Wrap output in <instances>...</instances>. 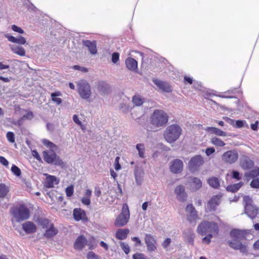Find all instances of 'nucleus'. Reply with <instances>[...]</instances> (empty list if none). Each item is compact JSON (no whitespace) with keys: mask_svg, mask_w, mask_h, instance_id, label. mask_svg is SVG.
<instances>
[{"mask_svg":"<svg viewBox=\"0 0 259 259\" xmlns=\"http://www.w3.org/2000/svg\"><path fill=\"white\" fill-rule=\"evenodd\" d=\"M220 195H216L213 196L207 203V208L210 211H214L221 202Z\"/></svg>","mask_w":259,"mask_h":259,"instance_id":"nucleus-17","label":"nucleus"},{"mask_svg":"<svg viewBox=\"0 0 259 259\" xmlns=\"http://www.w3.org/2000/svg\"><path fill=\"white\" fill-rule=\"evenodd\" d=\"M22 226L23 230L27 234L33 233L36 231V225L32 222H26Z\"/></svg>","mask_w":259,"mask_h":259,"instance_id":"nucleus-23","label":"nucleus"},{"mask_svg":"<svg viewBox=\"0 0 259 259\" xmlns=\"http://www.w3.org/2000/svg\"><path fill=\"white\" fill-rule=\"evenodd\" d=\"M170 168L172 172L174 174H179L183 170V162L180 159H175L171 162Z\"/></svg>","mask_w":259,"mask_h":259,"instance_id":"nucleus-15","label":"nucleus"},{"mask_svg":"<svg viewBox=\"0 0 259 259\" xmlns=\"http://www.w3.org/2000/svg\"><path fill=\"white\" fill-rule=\"evenodd\" d=\"M207 181L210 186L214 189H218L220 187V181L217 177H211L208 179Z\"/></svg>","mask_w":259,"mask_h":259,"instance_id":"nucleus-36","label":"nucleus"},{"mask_svg":"<svg viewBox=\"0 0 259 259\" xmlns=\"http://www.w3.org/2000/svg\"><path fill=\"white\" fill-rule=\"evenodd\" d=\"M9 191V188L4 184H0V198L5 197Z\"/></svg>","mask_w":259,"mask_h":259,"instance_id":"nucleus-40","label":"nucleus"},{"mask_svg":"<svg viewBox=\"0 0 259 259\" xmlns=\"http://www.w3.org/2000/svg\"><path fill=\"white\" fill-rule=\"evenodd\" d=\"M129 232L130 230L126 228L117 229L115 233V237L120 240H124L127 238Z\"/></svg>","mask_w":259,"mask_h":259,"instance_id":"nucleus-28","label":"nucleus"},{"mask_svg":"<svg viewBox=\"0 0 259 259\" xmlns=\"http://www.w3.org/2000/svg\"><path fill=\"white\" fill-rule=\"evenodd\" d=\"M10 48L12 51L17 55H18L20 56H25V50L22 47L12 45L10 47Z\"/></svg>","mask_w":259,"mask_h":259,"instance_id":"nucleus-32","label":"nucleus"},{"mask_svg":"<svg viewBox=\"0 0 259 259\" xmlns=\"http://www.w3.org/2000/svg\"><path fill=\"white\" fill-rule=\"evenodd\" d=\"M119 108L124 113L127 112L130 110L129 107L124 103L120 104Z\"/></svg>","mask_w":259,"mask_h":259,"instance_id":"nucleus-62","label":"nucleus"},{"mask_svg":"<svg viewBox=\"0 0 259 259\" xmlns=\"http://www.w3.org/2000/svg\"><path fill=\"white\" fill-rule=\"evenodd\" d=\"M213 234H208L202 239V241L207 244H209Z\"/></svg>","mask_w":259,"mask_h":259,"instance_id":"nucleus-54","label":"nucleus"},{"mask_svg":"<svg viewBox=\"0 0 259 259\" xmlns=\"http://www.w3.org/2000/svg\"><path fill=\"white\" fill-rule=\"evenodd\" d=\"M125 63L127 68L131 71H135L138 68V62L132 58H127Z\"/></svg>","mask_w":259,"mask_h":259,"instance_id":"nucleus-26","label":"nucleus"},{"mask_svg":"<svg viewBox=\"0 0 259 259\" xmlns=\"http://www.w3.org/2000/svg\"><path fill=\"white\" fill-rule=\"evenodd\" d=\"M245 213L251 219L255 218L258 212V208L253 204V200L249 196L243 197Z\"/></svg>","mask_w":259,"mask_h":259,"instance_id":"nucleus-6","label":"nucleus"},{"mask_svg":"<svg viewBox=\"0 0 259 259\" xmlns=\"http://www.w3.org/2000/svg\"><path fill=\"white\" fill-rule=\"evenodd\" d=\"M206 131L209 133L214 134L217 136L221 137L227 136V133L218 128L214 127H207Z\"/></svg>","mask_w":259,"mask_h":259,"instance_id":"nucleus-29","label":"nucleus"},{"mask_svg":"<svg viewBox=\"0 0 259 259\" xmlns=\"http://www.w3.org/2000/svg\"><path fill=\"white\" fill-rule=\"evenodd\" d=\"M182 133V127L178 124L168 126L164 132V138L169 143H173L179 139Z\"/></svg>","mask_w":259,"mask_h":259,"instance_id":"nucleus-1","label":"nucleus"},{"mask_svg":"<svg viewBox=\"0 0 259 259\" xmlns=\"http://www.w3.org/2000/svg\"><path fill=\"white\" fill-rule=\"evenodd\" d=\"M6 137H7L8 140L10 143H13L15 142V135H14V133L11 132H8L7 133Z\"/></svg>","mask_w":259,"mask_h":259,"instance_id":"nucleus-50","label":"nucleus"},{"mask_svg":"<svg viewBox=\"0 0 259 259\" xmlns=\"http://www.w3.org/2000/svg\"><path fill=\"white\" fill-rule=\"evenodd\" d=\"M136 149L138 151L139 155L141 158L144 157L145 147L143 144H138L136 145Z\"/></svg>","mask_w":259,"mask_h":259,"instance_id":"nucleus-43","label":"nucleus"},{"mask_svg":"<svg viewBox=\"0 0 259 259\" xmlns=\"http://www.w3.org/2000/svg\"><path fill=\"white\" fill-rule=\"evenodd\" d=\"M211 143L213 145L219 147H223L225 145V143L223 141L215 137L211 139Z\"/></svg>","mask_w":259,"mask_h":259,"instance_id":"nucleus-41","label":"nucleus"},{"mask_svg":"<svg viewBox=\"0 0 259 259\" xmlns=\"http://www.w3.org/2000/svg\"><path fill=\"white\" fill-rule=\"evenodd\" d=\"M246 127L247 128H248V125L246 121L244 120H237L235 121L234 127L235 128H241L243 127Z\"/></svg>","mask_w":259,"mask_h":259,"instance_id":"nucleus-42","label":"nucleus"},{"mask_svg":"<svg viewBox=\"0 0 259 259\" xmlns=\"http://www.w3.org/2000/svg\"><path fill=\"white\" fill-rule=\"evenodd\" d=\"M136 182L138 185H141L143 181V172L140 170L135 171Z\"/></svg>","mask_w":259,"mask_h":259,"instance_id":"nucleus-39","label":"nucleus"},{"mask_svg":"<svg viewBox=\"0 0 259 259\" xmlns=\"http://www.w3.org/2000/svg\"><path fill=\"white\" fill-rule=\"evenodd\" d=\"M33 114L32 112L29 111L26 114H24L22 116V119L31 120L33 118Z\"/></svg>","mask_w":259,"mask_h":259,"instance_id":"nucleus-56","label":"nucleus"},{"mask_svg":"<svg viewBox=\"0 0 259 259\" xmlns=\"http://www.w3.org/2000/svg\"><path fill=\"white\" fill-rule=\"evenodd\" d=\"M177 199L182 202L185 201L187 199V194L185 192V187L183 185L177 186L175 190Z\"/></svg>","mask_w":259,"mask_h":259,"instance_id":"nucleus-18","label":"nucleus"},{"mask_svg":"<svg viewBox=\"0 0 259 259\" xmlns=\"http://www.w3.org/2000/svg\"><path fill=\"white\" fill-rule=\"evenodd\" d=\"M215 152V149L213 147H209L206 148L205 153L207 156H209Z\"/></svg>","mask_w":259,"mask_h":259,"instance_id":"nucleus-64","label":"nucleus"},{"mask_svg":"<svg viewBox=\"0 0 259 259\" xmlns=\"http://www.w3.org/2000/svg\"><path fill=\"white\" fill-rule=\"evenodd\" d=\"M119 59V54L118 52H114L112 54L111 61L112 62L116 64Z\"/></svg>","mask_w":259,"mask_h":259,"instance_id":"nucleus-52","label":"nucleus"},{"mask_svg":"<svg viewBox=\"0 0 259 259\" xmlns=\"http://www.w3.org/2000/svg\"><path fill=\"white\" fill-rule=\"evenodd\" d=\"M243 185V182H239L237 184L229 185L227 187L226 190L228 192L235 193L237 192Z\"/></svg>","mask_w":259,"mask_h":259,"instance_id":"nucleus-35","label":"nucleus"},{"mask_svg":"<svg viewBox=\"0 0 259 259\" xmlns=\"http://www.w3.org/2000/svg\"><path fill=\"white\" fill-rule=\"evenodd\" d=\"M5 36L9 41L13 43H16L19 45H24L26 42L25 38L22 36H19L18 37H15L8 33H7L5 34Z\"/></svg>","mask_w":259,"mask_h":259,"instance_id":"nucleus-24","label":"nucleus"},{"mask_svg":"<svg viewBox=\"0 0 259 259\" xmlns=\"http://www.w3.org/2000/svg\"><path fill=\"white\" fill-rule=\"evenodd\" d=\"M130 213L127 204L124 203L122 207L121 212L118 215L114 223L116 227H120L125 225L130 219Z\"/></svg>","mask_w":259,"mask_h":259,"instance_id":"nucleus-7","label":"nucleus"},{"mask_svg":"<svg viewBox=\"0 0 259 259\" xmlns=\"http://www.w3.org/2000/svg\"><path fill=\"white\" fill-rule=\"evenodd\" d=\"M152 81L153 83L162 91L166 93H170L171 92V88L167 82L157 79H153Z\"/></svg>","mask_w":259,"mask_h":259,"instance_id":"nucleus-19","label":"nucleus"},{"mask_svg":"<svg viewBox=\"0 0 259 259\" xmlns=\"http://www.w3.org/2000/svg\"><path fill=\"white\" fill-rule=\"evenodd\" d=\"M250 186L252 188H259V178L253 179Z\"/></svg>","mask_w":259,"mask_h":259,"instance_id":"nucleus-49","label":"nucleus"},{"mask_svg":"<svg viewBox=\"0 0 259 259\" xmlns=\"http://www.w3.org/2000/svg\"><path fill=\"white\" fill-rule=\"evenodd\" d=\"M205 95L208 97H211V96H217L219 97L222 98H227V99H231V98H235L236 97L234 96H231L230 94H225V95H217L213 93H207Z\"/></svg>","mask_w":259,"mask_h":259,"instance_id":"nucleus-46","label":"nucleus"},{"mask_svg":"<svg viewBox=\"0 0 259 259\" xmlns=\"http://www.w3.org/2000/svg\"><path fill=\"white\" fill-rule=\"evenodd\" d=\"M133 259H146L145 255L141 253H136L133 255Z\"/></svg>","mask_w":259,"mask_h":259,"instance_id":"nucleus-58","label":"nucleus"},{"mask_svg":"<svg viewBox=\"0 0 259 259\" xmlns=\"http://www.w3.org/2000/svg\"><path fill=\"white\" fill-rule=\"evenodd\" d=\"M223 118L228 123L234 126L235 121L234 119L230 118L228 117H223Z\"/></svg>","mask_w":259,"mask_h":259,"instance_id":"nucleus-63","label":"nucleus"},{"mask_svg":"<svg viewBox=\"0 0 259 259\" xmlns=\"http://www.w3.org/2000/svg\"><path fill=\"white\" fill-rule=\"evenodd\" d=\"M11 211L17 222L27 220L30 217V210L24 204L12 208Z\"/></svg>","mask_w":259,"mask_h":259,"instance_id":"nucleus-4","label":"nucleus"},{"mask_svg":"<svg viewBox=\"0 0 259 259\" xmlns=\"http://www.w3.org/2000/svg\"><path fill=\"white\" fill-rule=\"evenodd\" d=\"M188 183L191 190L193 191L199 190L202 185L200 179L196 177H190Z\"/></svg>","mask_w":259,"mask_h":259,"instance_id":"nucleus-20","label":"nucleus"},{"mask_svg":"<svg viewBox=\"0 0 259 259\" xmlns=\"http://www.w3.org/2000/svg\"><path fill=\"white\" fill-rule=\"evenodd\" d=\"M232 177L233 179L237 180H240L241 179V177L240 176V173L237 170H233L232 171Z\"/></svg>","mask_w":259,"mask_h":259,"instance_id":"nucleus-61","label":"nucleus"},{"mask_svg":"<svg viewBox=\"0 0 259 259\" xmlns=\"http://www.w3.org/2000/svg\"><path fill=\"white\" fill-rule=\"evenodd\" d=\"M259 176V168L256 167L254 169L245 172L244 174L245 177L249 180L250 179H255Z\"/></svg>","mask_w":259,"mask_h":259,"instance_id":"nucleus-31","label":"nucleus"},{"mask_svg":"<svg viewBox=\"0 0 259 259\" xmlns=\"http://www.w3.org/2000/svg\"><path fill=\"white\" fill-rule=\"evenodd\" d=\"M97 90L101 95H105L108 93L109 85L104 81H99L97 83Z\"/></svg>","mask_w":259,"mask_h":259,"instance_id":"nucleus-25","label":"nucleus"},{"mask_svg":"<svg viewBox=\"0 0 259 259\" xmlns=\"http://www.w3.org/2000/svg\"><path fill=\"white\" fill-rule=\"evenodd\" d=\"M61 96L62 93L59 91L53 92L51 94L52 100L58 105L61 104L62 101V99L58 97Z\"/></svg>","mask_w":259,"mask_h":259,"instance_id":"nucleus-34","label":"nucleus"},{"mask_svg":"<svg viewBox=\"0 0 259 259\" xmlns=\"http://www.w3.org/2000/svg\"><path fill=\"white\" fill-rule=\"evenodd\" d=\"M144 239L148 251L153 252L156 249L157 241L153 236L150 234H146Z\"/></svg>","mask_w":259,"mask_h":259,"instance_id":"nucleus-11","label":"nucleus"},{"mask_svg":"<svg viewBox=\"0 0 259 259\" xmlns=\"http://www.w3.org/2000/svg\"><path fill=\"white\" fill-rule=\"evenodd\" d=\"M78 92L81 98L89 99L92 93L90 85L85 80L79 81L78 83Z\"/></svg>","mask_w":259,"mask_h":259,"instance_id":"nucleus-8","label":"nucleus"},{"mask_svg":"<svg viewBox=\"0 0 259 259\" xmlns=\"http://www.w3.org/2000/svg\"><path fill=\"white\" fill-rule=\"evenodd\" d=\"M87 243V238L83 235L79 236L74 243V248L76 250H81Z\"/></svg>","mask_w":259,"mask_h":259,"instance_id":"nucleus-21","label":"nucleus"},{"mask_svg":"<svg viewBox=\"0 0 259 259\" xmlns=\"http://www.w3.org/2000/svg\"><path fill=\"white\" fill-rule=\"evenodd\" d=\"M254 165V162L247 157H245L240 161V166L243 169H249Z\"/></svg>","mask_w":259,"mask_h":259,"instance_id":"nucleus-27","label":"nucleus"},{"mask_svg":"<svg viewBox=\"0 0 259 259\" xmlns=\"http://www.w3.org/2000/svg\"><path fill=\"white\" fill-rule=\"evenodd\" d=\"M42 154L44 161L48 164L56 166H63L64 165L63 160L56 154L54 150H44Z\"/></svg>","mask_w":259,"mask_h":259,"instance_id":"nucleus-5","label":"nucleus"},{"mask_svg":"<svg viewBox=\"0 0 259 259\" xmlns=\"http://www.w3.org/2000/svg\"><path fill=\"white\" fill-rule=\"evenodd\" d=\"M151 123L152 125L160 127L165 126L168 121L167 114L162 110H154L151 116Z\"/></svg>","mask_w":259,"mask_h":259,"instance_id":"nucleus-2","label":"nucleus"},{"mask_svg":"<svg viewBox=\"0 0 259 259\" xmlns=\"http://www.w3.org/2000/svg\"><path fill=\"white\" fill-rule=\"evenodd\" d=\"M88 259H100V257L93 252H89L87 254Z\"/></svg>","mask_w":259,"mask_h":259,"instance_id":"nucleus-60","label":"nucleus"},{"mask_svg":"<svg viewBox=\"0 0 259 259\" xmlns=\"http://www.w3.org/2000/svg\"><path fill=\"white\" fill-rule=\"evenodd\" d=\"M73 68L75 70H79L84 73L87 72L88 71V68L80 66L79 65H74L73 66Z\"/></svg>","mask_w":259,"mask_h":259,"instance_id":"nucleus-53","label":"nucleus"},{"mask_svg":"<svg viewBox=\"0 0 259 259\" xmlns=\"http://www.w3.org/2000/svg\"><path fill=\"white\" fill-rule=\"evenodd\" d=\"M204 163L203 157L200 155H197L191 158L188 163V168L192 172L198 170L199 167Z\"/></svg>","mask_w":259,"mask_h":259,"instance_id":"nucleus-9","label":"nucleus"},{"mask_svg":"<svg viewBox=\"0 0 259 259\" xmlns=\"http://www.w3.org/2000/svg\"><path fill=\"white\" fill-rule=\"evenodd\" d=\"M82 45L88 48L90 53L92 55H96L97 53V44L96 41L90 40H83Z\"/></svg>","mask_w":259,"mask_h":259,"instance_id":"nucleus-22","label":"nucleus"},{"mask_svg":"<svg viewBox=\"0 0 259 259\" xmlns=\"http://www.w3.org/2000/svg\"><path fill=\"white\" fill-rule=\"evenodd\" d=\"M38 223L42 227L43 229H48L50 227V225L52 224L49 220L44 218H39L37 220Z\"/></svg>","mask_w":259,"mask_h":259,"instance_id":"nucleus-37","label":"nucleus"},{"mask_svg":"<svg viewBox=\"0 0 259 259\" xmlns=\"http://www.w3.org/2000/svg\"><path fill=\"white\" fill-rule=\"evenodd\" d=\"M120 246L126 254H128L130 253V248L127 244H126L122 242H120Z\"/></svg>","mask_w":259,"mask_h":259,"instance_id":"nucleus-47","label":"nucleus"},{"mask_svg":"<svg viewBox=\"0 0 259 259\" xmlns=\"http://www.w3.org/2000/svg\"><path fill=\"white\" fill-rule=\"evenodd\" d=\"M197 231L202 236H204L207 233L218 235L219 228L216 223L203 221L198 225Z\"/></svg>","mask_w":259,"mask_h":259,"instance_id":"nucleus-3","label":"nucleus"},{"mask_svg":"<svg viewBox=\"0 0 259 259\" xmlns=\"http://www.w3.org/2000/svg\"><path fill=\"white\" fill-rule=\"evenodd\" d=\"M133 104L137 106H140L144 103V98L140 95H135L132 99Z\"/></svg>","mask_w":259,"mask_h":259,"instance_id":"nucleus-38","label":"nucleus"},{"mask_svg":"<svg viewBox=\"0 0 259 259\" xmlns=\"http://www.w3.org/2000/svg\"><path fill=\"white\" fill-rule=\"evenodd\" d=\"M230 235L232 238H234V239L238 240L244 236V234L243 231L237 229H234L230 231Z\"/></svg>","mask_w":259,"mask_h":259,"instance_id":"nucleus-33","label":"nucleus"},{"mask_svg":"<svg viewBox=\"0 0 259 259\" xmlns=\"http://www.w3.org/2000/svg\"><path fill=\"white\" fill-rule=\"evenodd\" d=\"M11 170L12 173L17 177H20L21 175L20 169L15 164L12 165Z\"/></svg>","mask_w":259,"mask_h":259,"instance_id":"nucleus-45","label":"nucleus"},{"mask_svg":"<svg viewBox=\"0 0 259 259\" xmlns=\"http://www.w3.org/2000/svg\"><path fill=\"white\" fill-rule=\"evenodd\" d=\"M222 158L225 162L232 164L238 159V154L236 150H229L222 155Z\"/></svg>","mask_w":259,"mask_h":259,"instance_id":"nucleus-10","label":"nucleus"},{"mask_svg":"<svg viewBox=\"0 0 259 259\" xmlns=\"http://www.w3.org/2000/svg\"><path fill=\"white\" fill-rule=\"evenodd\" d=\"M65 192L67 197H71L73 195L74 192V187L73 185L68 186L65 189Z\"/></svg>","mask_w":259,"mask_h":259,"instance_id":"nucleus-48","label":"nucleus"},{"mask_svg":"<svg viewBox=\"0 0 259 259\" xmlns=\"http://www.w3.org/2000/svg\"><path fill=\"white\" fill-rule=\"evenodd\" d=\"M73 218L76 221H87L88 218L87 217L86 212L85 210L80 208H75L73 211Z\"/></svg>","mask_w":259,"mask_h":259,"instance_id":"nucleus-14","label":"nucleus"},{"mask_svg":"<svg viewBox=\"0 0 259 259\" xmlns=\"http://www.w3.org/2000/svg\"><path fill=\"white\" fill-rule=\"evenodd\" d=\"M81 203L87 206H89L91 204V198L83 196L81 199Z\"/></svg>","mask_w":259,"mask_h":259,"instance_id":"nucleus-55","label":"nucleus"},{"mask_svg":"<svg viewBox=\"0 0 259 259\" xmlns=\"http://www.w3.org/2000/svg\"><path fill=\"white\" fill-rule=\"evenodd\" d=\"M171 242L170 238H167L162 243V246L164 249H167Z\"/></svg>","mask_w":259,"mask_h":259,"instance_id":"nucleus-57","label":"nucleus"},{"mask_svg":"<svg viewBox=\"0 0 259 259\" xmlns=\"http://www.w3.org/2000/svg\"><path fill=\"white\" fill-rule=\"evenodd\" d=\"M58 233V230L55 228L53 224H51L50 227L47 229L44 236L47 238H51L55 236Z\"/></svg>","mask_w":259,"mask_h":259,"instance_id":"nucleus-30","label":"nucleus"},{"mask_svg":"<svg viewBox=\"0 0 259 259\" xmlns=\"http://www.w3.org/2000/svg\"><path fill=\"white\" fill-rule=\"evenodd\" d=\"M186 211L188 213L187 215L188 221L191 223H195V221L197 218V213L192 204H189L187 205Z\"/></svg>","mask_w":259,"mask_h":259,"instance_id":"nucleus-13","label":"nucleus"},{"mask_svg":"<svg viewBox=\"0 0 259 259\" xmlns=\"http://www.w3.org/2000/svg\"><path fill=\"white\" fill-rule=\"evenodd\" d=\"M11 29L13 31L20 34H23L24 33V31L20 27L16 25H12L11 26Z\"/></svg>","mask_w":259,"mask_h":259,"instance_id":"nucleus-51","label":"nucleus"},{"mask_svg":"<svg viewBox=\"0 0 259 259\" xmlns=\"http://www.w3.org/2000/svg\"><path fill=\"white\" fill-rule=\"evenodd\" d=\"M227 243L231 248L235 250H239L241 253H244L247 252L246 246L240 242L238 239L228 240L227 241Z\"/></svg>","mask_w":259,"mask_h":259,"instance_id":"nucleus-12","label":"nucleus"},{"mask_svg":"<svg viewBox=\"0 0 259 259\" xmlns=\"http://www.w3.org/2000/svg\"><path fill=\"white\" fill-rule=\"evenodd\" d=\"M42 142L45 146L50 148V149L55 150L57 148V146L55 144L47 139H44Z\"/></svg>","mask_w":259,"mask_h":259,"instance_id":"nucleus-44","label":"nucleus"},{"mask_svg":"<svg viewBox=\"0 0 259 259\" xmlns=\"http://www.w3.org/2000/svg\"><path fill=\"white\" fill-rule=\"evenodd\" d=\"M119 159L120 158L119 157H116L115 159V163H114V168L116 170H119L121 169V165L119 163Z\"/></svg>","mask_w":259,"mask_h":259,"instance_id":"nucleus-59","label":"nucleus"},{"mask_svg":"<svg viewBox=\"0 0 259 259\" xmlns=\"http://www.w3.org/2000/svg\"><path fill=\"white\" fill-rule=\"evenodd\" d=\"M46 178L44 182V186L46 188H51L59 183V180L54 176L46 174Z\"/></svg>","mask_w":259,"mask_h":259,"instance_id":"nucleus-16","label":"nucleus"}]
</instances>
